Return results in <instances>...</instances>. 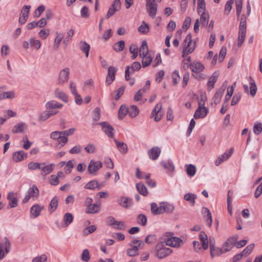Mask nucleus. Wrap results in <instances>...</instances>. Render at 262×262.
I'll list each match as a JSON object with an SVG mask.
<instances>
[{
    "label": "nucleus",
    "instance_id": "f257e3e1",
    "mask_svg": "<svg viewBox=\"0 0 262 262\" xmlns=\"http://www.w3.org/2000/svg\"><path fill=\"white\" fill-rule=\"evenodd\" d=\"M247 32V17L245 14H242L241 16L240 23L238 27V37L237 46L238 48L244 42L246 34Z\"/></svg>",
    "mask_w": 262,
    "mask_h": 262
},
{
    "label": "nucleus",
    "instance_id": "f03ea898",
    "mask_svg": "<svg viewBox=\"0 0 262 262\" xmlns=\"http://www.w3.org/2000/svg\"><path fill=\"white\" fill-rule=\"evenodd\" d=\"M166 246L167 245L165 242L158 243L155 247L154 251L155 256L159 259H163L170 255L172 252V250Z\"/></svg>",
    "mask_w": 262,
    "mask_h": 262
},
{
    "label": "nucleus",
    "instance_id": "7ed1b4c3",
    "mask_svg": "<svg viewBox=\"0 0 262 262\" xmlns=\"http://www.w3.org/2000/svg\"><path fill=\"white\" fill-rule=\"evenodd\" d=\"M183 50L182 57H184L186 54H189L193 52L195 49V42L193 41L192 36L189 33L186 36L183 43Z\"/></svg>",
    "mask_w": 262,
    "mask_h": 262
},
{
    "label": "nucleus",
    "instance_id": "20e7f679",
    "mask_svg": "<svg viewBox=\"0 0 262 262\" xmlns=\"http://www.w3.org/2000/svg\"><path fill=\"white\" fill-rule=\"evenodd\" d=\"M130 248L127 250V254L129 256H134L138 254L139 247L143 246L144 244L142 240L133 239L129 243Z\"/></svg>",
    "mask_w": 262,
    "mask_h": 262
},
{
    "label": "nucleus",
    "instance_id": "39448f33",
    "mask_svg": "<svg viewBox=\"0 0 262 262\" xmlns=\"http://www.w3.org/2000/svg\"><path fill=\"white\" fill-rule=\"evenodd\" d=\"M70 72V71L68 68H66L61 70L58 74L57 84L63 85L66 83L69 79Z\"/></svg>",
    "mask_w": 262,
    "mask_h": 262
},
{
    "label": "nucleus",
    "instance_id": "423d86ee",
    "mask_svg": "<svg viewBox=\"0 0 262 262\" xmlns=\"http://www.w3.org/2000/svg\"><path fill=\"white\" fill-rule=\"evenodd\" d=\"M249 84L250 90L248 85H244V92L246 94L250 95L252 97H254L256 95L257 89L255 81L252 77H249Z\"/></svg>",
    "mask_w": 262,
    "mask_h": 262
},
{
    "label": "nucleus",
    "instance_id": "0eeeda50",
    "mask_svg": "<svg viewBox=\"0 0 262 262\" xmlns=\"http://www.w3.org/2000/svg\"><path fill=\"white\" fill-rule=\"evenodd\" d=\"M238 238V236L237 235H235L228 238L223 246L224 252L226 253L230 251L234 246H236V241H237Z\"/></svg>",
    "mask_w": 262,
    "mask_h": 262
},
{
    "label": "nucleus",
    "instance_id": "6e6552de",
    "mask_svg": "<svg viewBox=\"0 0 262 262\" xmlns=\"http://www.w3.org/2000/svg\"><path fill=\"white\" fill-rule=\"evenodd\" d=\"M141 68V64L138 61L133 62L131 66L126 67L125 71V78L126 80L128 81L129 73H134L135 71L139 70Z\"/></svg>",
    "mask_w": 262,
    "mask_h": 262
},
{
    "label": "nucleus",
    "instance_id": "1a4fd4ad",
    "mask_svg": "<svg viewBox=\"0 0 262 262\" xmlns=\"http://www.w3.org/2000/svg\"><path fill=\"white\" fill-rule=\"evenodd\" d=\"M102 167V163L101 162L95 161L94 160H91L88 166L89 172L91 174L96 175V172L100 169Z\"/></svg>",
    "mask_w": 262,
    "mask_h": 262
},
{
    "label": "nucleus",
    "instance_id": "9d476101",
    "mask_svg": "<svg viewBox=\"0 0 262 262\" xmlns=\"http://www.w3.org/2000/svg\"><path fill=\"white\" fill-rule=\"evenodd\" d=\"M40 165L41 166L39 167V170H40V174L44 178H45L48 174L52 172L55 166L54 164L53 163L46 165L45 163H40Z\"/></svg>",
    "mask_w": 262,
    "mask_h": 262
},
{
    "label": "nucleus",
    "instance_id": "9b49d317",
    "mask_svg": "<svg viewBox=\"0 0 262 262\" xmlns=\"http://www.w3.org/2000/svg\"><path fill=\"white\" fill-rule=\"evenodd\" d=\"M185 64V62H184ZM188 65L192 72L195 73H200L202 72L205 69V67L203 63L199 61H194L188 64V62L186 63Z\"/></svg>",
    "mask_w": 262,
    "mask_h": 262
},
{
    "label": "nucleus",
    "instance_id": "f8f14e48",
    "mask_svg": "<svg viewBox=\"0 0 262 262\" xmlns=\"http://www.w3.org/2000/svg\"><path fill=\"white\" fill-rule=\"evenodd\" d=\"M11 244L7 237H5L3 241L0 243V259L4 257V253L3 250H5L6 253L10 252Z\"/></svg>",
    "mask_w": 262,
    "mask_h": 262
},
{
    "label": "nucleus",
    "instance_id": "ddd939ff",
    "mask_svg": "<svg viewBox=\"0 0 262 262\" xmlns=\"http://www.w3.org/2000/svg\"><path fill=\"white\" fill-rule=\"evenodd\" d=\"M98 125L101 126L102 129L108 137H114V129L110 124L106 122H102L99 123Z\"/></svg>",
    "mask_w": 262,
    "mask_h": 262
},
{
    "label": "nucleus",
    "instance_id": "4468645a",
    "mask_svg": "<svg viewBox=\"0 0 262 262\" xmlns=\"http://www.w3.org/2000/svg\"><path fill=\"white\" fill-rule=\"evenodd\" d=\"M234 151L233 148H231L230 149L226 151V152L220 155L214 162V164L216 166H219L220 164L223 162L227 160L232 155Z\"/></svg>",
    "mask_w": 262,
    "mask_h": 262
},
{
    "label": "nucleus",
    "instance_id": "2eb2a0df",
    "mask_svg": "<svg viewBox=\"0 0 262 262\" xmlns=\"http://www.w3.org/2000/svg\"><path fill=\"white\" fill-rule=\"evenodd\" d=\"M165 243L168 246L179 248L182 245L183 241L179 237L172 236L168 238Z\"/></svg>",
    "mask_w": 262,
    "mask_h": 262
},
{
    "label": "nucleus",
    "instance_id": "dca6fc26",
    "mask_svg": "<svg viewBox=\"0 0 262 262\" xmlns=\"http://www.w3.org/2000/svg\"><path fill=\"white\" fill-rule=\"evenodd\" d=\"M121 8L120 0H114L112 6L110 8L106 14L107 18L113 16L116 11H119Z\"/></svg>",
    "mask_w": 262,
    "mask_h": 262
},
{
    "label": "nucleus",
    "instance_id": "f3484780",
    "mask_svg": "<svg viewBox=\"0 0 262 262\" xmlns=\"http://www.w3.org/2000/svg\"><path fill=\"white\" fill-rule=\"evenodd\" d=\"M117 72V69L114 67L111 66L108 68V74L106 76V83L110 85L115 80V73Z\"/></svg>",
    "mask_w": 262,
    "mask_h": 262
},
{
    "label": "nucleus",
    "instance_id": "a211bd4d",
    "mask_svg": "<svg viewBox=\"0 0 262 262\" xmlns=\"http://www.w3.org/2000/svg\"><path fill=\"white\" fill-rule=\"evenodd\" d=\"M208 113V109L206 107H198L194 114V118L195 119L199 118H204Z\"/></svg>",
    "mask_w": 262,
    "mask_h": 262
},
{
    "label": "nucleus",
    "instance_id": "6ab92c4d",
    "mask_svg": "<svg viewBox=\"0 0 262 262\" xmlns=\"http://www.w3.org/2000/svg\"><path fill=\"white\" fill-rule=\"evenodd\" d=\"M219 71H215L209 77L207 83L208 90L210 91L213 89L214 84L217 81V79L219 76Z\"/></svg>",
    "mask_w": 262,
    "mask_h": 262
},
{
    "label": "nucleus",
    "instance_id": "aec40b11",
    "mask_svg": "<svg viewBox=\"0 0 262 262\" xmlns=\"http://www.w3.org/2000/svg\"><path fill=\"white\" fill-rule=\"evenodd\" d=\"M7 199L9 200V205L11 208L17 206L18 199L16 197V193L13 192H9L7 196Z\"/></svg>",
    "mask_w": 262,
    "mask_h": 262
},
{
    "label": "nucleus",
    "instance_id": "412c9836",
    "mask_svg": "<svg viewBox=\"0 0 262 262\" xmlns=\"http://www.w3.org/2000/svg\"><path fill=\"white\" fill-rule=\"evenodd\" d=\"M161 150L160 147L155 146L148 151V155L150 159L155 160L159 157Z\"/></svg>",
    "mask_w": 262,
    "mask_h": 262
},
{
    "label": "nucleus",
    "instance_id": "4be33fe9",
    "mask_svg": "<svg viewBox=\"0 0 262 262\" xmlns=\"http://www.w3.org/2000/svg\"><path fill=\"white\" fill-rule=\"evenodd\" d=\"M224 92V90L220 89L216 91L214 96L213 97L211 104L216 105L220 102L222 96Z\"/></svg>",
    "mask_w": 262,
    "mask_h": 262
},
{
    "label": "nucleus",
    "instance_id": "5701e85b",
    "mask_svg": "<svg viewBox=\"0 0 262 262\" xmlns=\"http://www.w3.org/2000/svg\"><path fill=\"white\" fill-rule=\"evenodd\" d=\"M27 154L24 151L14 152L12 155V159L15 162H19L27 158Z\"/></svg>",
    "mask_w": 262,
    "mask_h": 262
},
{
    "label": "nucleus",
    "instance_id": "b1692460",
    "mask_svg": "<svg viewBox=\"0 0 262 262\" xmlns=\"http://www.w3.org/2000/svg\"><path fill=\"white\" fill-rule=\"evenodd\" d=\"M118 203L123 208H128L132 205V200L125 196H121L118 200Z\"/></svg>",
    "mask_w": 262,
    "mask_h": 262
},
{
    "label": "nucleus",
    "instance_id": "393cba45",
    "mask_svg": "<svg viewBox=\"0 0 262 262\" xmlns=\"http://www.w3.org/2000/svg\"><path fill=\"white\" fill-rule=\"evenodd\" d=\"M199 239L201 241L203 250H207L208 248L209 241L207 234L204 231H201L199 235Z\"/></svg>",
    "mask_w": 262,
    "mask_h": 262
},
{
    "label": "nucleus",
    "instance_id": "a878e982",
    "mask_svg": "<svg viewBox=\"0 0 262 262\" xmlns=\"http://www.w3.org/2000/svg\"><path fill=\"white\" fill-rule=\"evenodd\" d=\"M100 211V203L93 204L86 208V212L89 214H95Z\"/></svg>",
    "mask_w": 262,
    "mask_h": 262
},
{
    "label": "nucleus",
    "instance_id": "bb28decb",
    "mask_svg": "<svg viewBox=\"0 0 262 262\" xmlns=\"http://www.w3.org/2000/svg\"><path fill=\"white\" fill-rule=\"evenodd\" d=\"M54 94L56 97L61 99L64 102H68V97L67 94L59 88H56L54 91Z\"/></svg>",
    "mask_w": 262,
    "mask_h": 262
},
{
    "label": "nucleus",
    "instance_id": "cd10ccee",
    "mask_svg": "<svg viewBox=\"0 0 262 262\" xmlns=\"http://www.w3.org/2000/svg\"><path fill=\"white\" fill-rule=\"evenodd\" d=\"M114 141L116 143L117 149L121 154H125L127 153L128 147L126 143L123 142L118 141L115 139H114Z\"/></svg>",
    "mask_w": 262,
    "mask_h": 262
},
{
    "label": "nucleus",
    "instance_id": "c85d7f7f",
    "mask_svg": "<svg viewBox=\"0 0 262 262\" xmlns=\"http://www.w3.org/2000/svg\"><path fill=\"white\" fill-rule=\"evenodd\" d=\"M43 208L44 207L40 205H34L31 208L30 213L33 217H36L40 214L41 211L43 209Z\"/></svg>",
    "mask_w": 262,
    "mask_h": 262
},
{
    "label": "nucleus",
    "instance_id": "c756f323",
    "mask_svg": "<svg viewBox=\"0 0 262 262\" xmlns=\"http://www.w3.org/2000/svg\"><path fill=\"white\" fill-rule=\"evenodd\" d=\"M163 209H162V204H161L160 206H158L156 203H152L151 204V212L154 215H158L163 213Z\"/></svg>",
    "mask_w": 262,
    "mask_h": 262
},
{
    "label": "nucleus",
    "instance_id": "7c9ffc66",
    "mask_svg": "<svg viewBox=\"0 0 262 262\" xmlns=\"http://www.w3.org/2000/svg\"><path fill=\"white\" fill-rule=\"evenodd\" d=\"M63 105L62 104L58 103L55 100L49 101L46 104V108L49 110L60 108Z\"/></svg>",
    "mask_w": 262,
    "mask_h": 262
},
{
    "label": "nucleus",
    "instance_id": "2f4dec72",
    "mask_svg": "<svg viewBox=\"0 0 262 262\" xmlns=\"http://www.w3.org/2000/svg\"><path fill=\"white\" fill-rule=\"evenodd\" d=\"M27 127L25 123L19 122L16 124L12 129V132L14 134L20 133L23 132L24 130Z\"/></svg>",
    "mask_w": 262,
    "mask_h": 262
},
{
    "label": "nucleus",
    "instance_id": "473e14b6",
    "mask_svg": "<svg viewBox=\"0 0 262 262\" xmlns=\"http://www.w3.org/2000/svg\"><path fill=\"white\" fill-rule=\"evenodd\" d=\"M79 47L80 50L84 52L85 56L88 57L89 55L90 46L84 41H81L79 43Z\"/></svg>",
    "mask_w": 262,
    "mask_h": 262
},
{
    "label": "nucleus",
    "instance_id": "72a5a7b5",
    "mask_svg": "<svg viewBox=\"0 0 262 262\" xmlns=\"http://www.w3.org/2000/svg\"><path fill=\"white\" fill-rule=\"evenodd\" d=\"M146 9L149 15L152 18H155L157 11V4L146 6Z\"/></svg>",
    "mask_w": 262,
    "mask_h": 262
},
{
    "label": "nucleus",
    "instance_id": "f704fd0d",
    "mask_svg": "<svg viewBox=\"0 0 262 262\" xmlns=\"http://www.w3.org/2000/svg\"><path fill=\"white\" fill-rule=\"evenodd\" d=\"M84 188L90 190H94L96 188L101 189V187L99 185L98 181L92 180L88 182L84 186Z\"/></svg>",
    "mask_w": 262,
    "mask_h": 262
},
{
    "label": "nucleus",
    "instance_id": "c9c22d12",
    "mask_svg": "<svg viewBox=\"0 0 262 262\" xmlns=\"http://www.w3.org/2000/svg\"><path fill=\"white\" fill-rule=\"evenodd\" d=\"M148 46L146 40H143L142 42V45L140 47L139 50V56L140 57H142V56H145L146 54H148Z\"/></svg>",
    "mask_w": 262,
    "mask_h": 262
},
{
    "label": "nucleus",
    "instance_id": "e433bc0d",
    "mask_svg": "<svg viewBox=\"0 0 262 262\" xmlns=\"http://www.w3.org/2000/svg\"><path fill=\"white\" fill-rule=\"evenodd\" d=\"M210 255L212 257H213L214 256H220L223 253H225L224 251L223 250V248H216L215 246H214L213 248H210Z\"/></svg>",
    "mask_w": 262,
    "mask_h": 262
},
{
    "label": "nucleus",
    "instance_id": "4c0bfd02",
    "mask_svg": "<svg viewBox=\"0 0 262 262\" xmlns=\"http://www.w3.org/2000/svg\"><path fill=\"white\" fill-rule=\"evenodd\" d=\"M27 193L31 198H37L39 195V191L37 187L33 185L31 187L29 188Z\"/></svg>",
    "mask_w": 262,
    "mask_h": 262
},
{
    "label": "nucleus",
    "instance_id": "58836bf2",
    "mask_svg": "<svg viewBox=\"0 0 262 262\" xmlns=\"http://www.w3.org/2000/svg\"><path fill=\"white\" fill-rule=\"evenodd\" d=\"M200 22L202 26H206L209 22V15L208 12L201 13L200 14Z\"/></svg>",
    "mask_w": 262,
    "mask_h": 262
},
{
    "label": "nucleus",
    "instance_id": "ea45409f",
    "mask_svg": "<svg viewBox=\"0 0 262 262\" xmlns=\"http://www.w3.org/2000/svg\"><path fill=\"white\" fill-rule=\"evenodd\" d=\"M162 209H163V213L166 212L167 213H172L174 209V206L170 204L163 202Z\"/></svg>",
    "mask_w": 262,
    "mask_h": 262
},
{
    "label": "nucleus",
    "instance_id": "a19ab883",
    "mask_svg": "<svg viewBox=\"0 0 262 262\" xmlns=\"http://www.w3.org/2000/svg\"><path fill=\"white\" fill-rule=\"evenodd\" d=\"M197 12L198 14L206 12V3L205 0H198Z\"/></svg>",
    "mask_w": 262,
    "mask_h": 262
},
{
    "label": "nucleus",
    "instance_id": "79ce46f5",
    "mask_svg": "<svg viewBox=\"0 0 262 262\" xmlns=\"http://www.w3.org/2000/svg\"><path fill=\"white\" fill-rule=\"evenodd\" d=\"M58 204V200L56 196L54 197L50 204L49 211L50 213L53 212L57 208Z\"/></svg>",
    "mask_w": 262,
    "mask_h": 262
},
{
    "label": "nucleus",
    "instance_id": "37998d69",
    "mask_svg": "<svg viewBox=\"0 0 262 262\" xmlns=\"http://www.w3.org/2000/svg\"><path fill=\"white\" fill-rule=\"evenodd\" d=\"M136 188L138 192L144 196H146L148 194V191L145 186L141 183L136 184Z\"/></svg>",
    "mask_w": 262,
    "mask_h": 262
},
{
    "label": "nucleus",
    "instance_id": "c03bdc74",
    "mask_svg": "<svg viewBox=\"0 0 262 262\" xmlns=\"http://www.w3.org/2000/svg\"><path fill=\"white\" fill-rule=\"evenodd\" d=\"M254 247V244H251L248 245L244 250L241 252L240 253L242 255L243 257H246L248 255H249L253 251Z\"/></svg>",
    "mask_w": 262,
    "mask_h": 262
},
{
    "label": "nucleus",
    "instance_id": "a18cd8bd",
    "mask_svg": "<svg viewBox=\"0 0 262 262\" xmlns=\"http://www.w3.org/2000/svg\"><path fill=\"white\" fill-rule=\"evenodd\" d=\"M63 38V35L61 33H58L55 38L53 45V48L55 50H57L59 47L61 41Z\"/></svg>",
    "mask_w": 262,
    "mask_h": 262
},
{
    "label": "nucleus",
    "instance_id": "49530a36",
    "mask_svg": "<svg viewBox=\"0 0 262 262\" xmlns=\"http://www.w3.org/2000/svg\"><path fill=\"white\" fill-rule=\"evenodd\" d=\"M142 65L143 67H146L150 65L152 60V57L150 54H146L145 56H142Z\"/></svg>",
    "mask_w": 262,
    "mask_h": 262
},
{
    "label": "nucleus",
    "instance_id": "de8ad7c7",
    "mask_svg": "<svg viewBox=\"0 0 262 262\" xmlns=\"http://www.w3.org/2000/svg\"><path fill=\"white\" fill-rule=\"evenodd\" d=\"M161 165L166 169L169 171H173L174 169V166L172 162L170 161H162L161 163Z\"/></svg>",
    "mask_w": 262,
    "mask_h": 262
},
{
    "label": "nucleus",
    "instance_id": "09e8293b",
    "mask_svg": "<svg viewBox=\"0 0 262 262\" xmlns=\"http://www.w3.org/2000/svg\"><path fill=\"white\" fill-rule=\"evenodd\" d=\"M73 216L70 213H66L63 217V220L64 222V224L65 227L68 226L69 224H70L73 221Z\"/></svg>",
    "mask_w": 262,
    "mask_h": 262
},
{
    "label": "nucleus",
    "instance_id": "8fccbe9b",
    "mask_svg": "<svg viewBox=\"0 0 262 262\" xmlns=\"http://www.w3.org/2000/svg\"><path fill=\"white\" fill-rule=\"evenodd\" d=\"M196 198V195L191 193H188L184 196V199L186 201L189 202L192 205H194Z\"/></svg>",
    "mask_w": 262,
    "mask_h": 262
},
{
    "label": "nucleus",
    "instance_id": "3c124183",
    "mask_svg": "<svg viewBox=\"0 0 262 262\" xmlns=\"http://www.w3.org/2000/svg\"><path fill=\"white\" fill-rule=\"evenodd\" d=\"M139 113L137 107L135 105L130 106L128 108V114L132 118L136 117Z\"/></svg>",
    "mask_w": 262,
    "mask_h": 262
},
{
    "label": "nucleus",
    "instance_id": "603ef678",
    "mask_svg": "<svg viewBox=\"0 0 262 262\" xmlns=\"http://www.w3.org/2000/svg\"><path fill=\"white\" fill-rule=\"evenodd\" d=\"M186 166L187 174L190 177L194 176L196 171L195 166L192 164L186 165Z\"/></svg>",
    "mask_w": 262,
    "mask_h": 262
},
{
    "label": "nucleus",
    "instance_id": "864d4df0",
    "mask_svg": "<svg viewBox=\"0 0 262 262\" xmlns=\"http://www.w3.org/2000/svg\"><path fill=\"white\" fill-rule=\"evenodd\" d=\"M138 31L142 34H146L149 32V27L147 24L143 21L142 24L138 27Z\"/></svg>",
    "mask_w": 262,
    "mask_h": 262
},
{
    "label": "nucleus",
    "instance_id": "5fc2aeb1",
    "mask_svg": "<svg viewBox=\"0 0 262 262\" xmlns=\"http://www.w3.org/2000/svg\"><path fill=\"white\" fill-rule=\"evenodd\" d=\"M125 42L123 40H120L113 46V49L116 52L122 51L124 48Z\"/></svg>",
    "mask_w": 262,
    "mask_h": 262
},
{
    "label": "nucleus",
    "instance_id": "6e6d98bb",
    "mask_svg": "<svg viewBox=\"0 0 262 262\" xmlns=\"http://www.w3.org/2000/svg\"><path fill=\"white\" fill-rule=\"evenodd\" d=\"M30 45L32 47H34L36 50L40 49L41 47V42L39 40L31 38L29 40Z\"/></svg>",
    "mask_w": 262,
    "mask_h": 262
},
{
    "label": "nucleus",
    "instance_id": "4d7b16f0",
    "mask_svg": "<svg viewBox=\"0 0 262 262\" xmlns=\"http://www.w3.org/2000/svg\"><path fill=\"white\" fill-rule=\"evenodd\" d=\"M31 6L28 5H24L21 10L20 16L28 18Z\"/></svg>",
    "mask_w": 262,
    "mask_h": 262
},
{
    "label": "nucleus",
    "instance_id": "13d9d810",
    "mask_svg": "<svg viewBox=\"0 0 262 262\" xmlns=\"http://www.w3.org/2000/svg\"><path fill=\"white\" fill-rule=\"evenodd\" d=\"M157 241V238L155 234H149L145 238V242L147 244H152L156 243Z\"/></svg>",
    "mask_w": 262,
    "mask_h": 262
},
{
    "label": "nucleus",
    "instance_id": "bf43d9fd",
    "mask_svg": "<svg viewBox=\"0 0 262 262\" xmlns=\"http://www.w3.org/2000/svg\"><path fill=\"white\" fill-rule=\"evenodd\" d=\"M128 113V108L125 105H121L118 111V116L120 119L123 118Z\"/></svg>",
    "mask_w": 262,
    "mask_h": 262
},
{
    "label": "nucleus",
    "instance_id": "052dcab7",
    "mask_svg": "<svg viewBox=\"0 0 262 262\" xmlns=\"http://www.w3.org/2000/svg\"><path fill=\"white\" fill-rule=\"evenodd\" d=\"M137 222L142 226H145L147 223V218L143 214H140L137 217Z\"/></svg>",
    "mask_w": 262,
    "mask_h": 262
},
{
    "label": "nucleus",
    "instance_id": "680f3d73",
    "mask_svg": "<svg viewBox=\"0 0 262 262\" xmlns=\"http://www.w3.org/2000/svg\"><path fill=\"white\" fill-rule=\"evenodd\" d=\"M96 227L94 225L90 226L85 228L82 231L83 235H88V234L94 232L96 230Z\"/></svg>",
    "mask_w": 262,
    "mask_h": 262
},
{
    "label": "nucleus",
    "instance_id": "e2e57ef3",
    "mask_svg": "<svg viewBox=\"0 0 262 262\" xmlns=\"http://www.w3.org/2000/svg\"><path fill=\"white\" fill-rule=\"evenodd\" d=\"M40 163L30 162L28 164V168L31 170H35L36 169H39Z\"/></svg>",
    "mask_w": 262,
    "mask_h": 262
},
{
    "label": "nucleus",
    "instance_id": "0e129e2a",
    "mask_svg": "<svg viewBox=\"0 0 262 262\" xmlns=\"http://www.w3.org/2000/svg\"><path fill=\"white\" fill-rule=\"evenodd\" d=\"M150 173H147L145 175V179L146 180V184L150 187H154L156 186V182L151 179H150Z\"/></svg>",
    "mask_w": 262,
    "mask_h": 262
},
{
    "label": "nucleus",
    "instance_id": "69168bd1",
    "mask_svg": "<svg viewBox=\"0 0 262 262\" xmlns=\"http://www.w3.org/2000/svg\"><path fill=\"white\" fill-rule=\"evenodd\" d=\"M84 150L89 154H94L96 151V147L94 144L89 143L84 147Z\"/></svg>",
    "mask_w": 262,
    "mask_h": 262
},
{
    "label": "nucleus",
    "instance_id": "338daca9",
    "mask_svg": "<svg viewBox=\"0 0 262 262\" xmlns=\"http://www.w3.org/2000/svg\"><path fill=\"white\" fill-rule=\"evenodd\" d=\"M50 118V117L49 114H48V111H46L40 114L38 117V120L39 122H42L45 121Z\"/></svg>",
    "mask_w": 262,
    "mask_h": 262
},
{
    "label": "nucleus",
    "instance_id": "774afa93",
    "mask_svg": "<svg viewBox=\"0 0 262 262\" xmlns=\"http://www.w3.org/2000/svg\"><path fill=\"white\" fill-rule=\"evenodd\" d=\"M47 260V256L45 254H42L40 256L34 257L32 262H44Z\"/></svg>",
    "mask_w": 262,
    "mask_h": 262
}]
</instances>
